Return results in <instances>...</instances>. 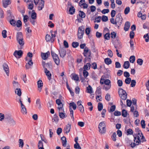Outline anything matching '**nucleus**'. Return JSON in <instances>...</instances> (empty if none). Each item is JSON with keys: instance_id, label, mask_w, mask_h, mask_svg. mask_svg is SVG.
<instances>
[{"instance_id": "obj_22", "label": "nucleus", "mask_w": 149, "mask_h": 149, "mask_svg": "<svg viewBox=\"0 0 149 149\" xmlns=\"http://www.w3.org/2000/svg\"><path fill=\"white\" fill-rule=\"evenodd\" d=\"M70 14L71 15L73 14L75 12V9L74 7L72 6L70 8L69 10Z\"/></svg>"}, {"instance_id": "obj_5", "label": "nucleus", "mask_w": 149, "mask_h": 149, "mask_svg": "<svg viewBox=\"0 0 149 149\" xmlns=\"http://www.w3.org/2000/svg\"><path fill=\"white\" fill-rule=\"evenodd\" d=\"M84 27L82 26L78 28L77 33L78 38L79 39L83 38L84 33Z\"/></svg>"}, {"instance_id": "obj_38", "label": "nucleus", "mask_w": 149, "mask_h": 149, "mask_svg": "<svg viewBox=\"0 0 149 149\" xmlns=\"http://www.w3.org/2000/svg\"><path fill=\"white\" fill-rule=\"evenodd\" d=\"M122 116L123 117H126L127 115V111L125 109H123L122 111Z\"/></svg>"}, {"instance_id": "obj_13", "label": "nucleus", "mask_w": 149, "mask_h": 149, "mask_svg": "<svg viewBox=\"0 0 149 149\" xmlns=\"http://www.w3.org/2000/svg\"><path fill=\"white\" fill-rule=\"evenodd\" d=\"M49 55L50 52L49 51H48L46 53H41L42 58L43 60H46L48 57V56Z\"/></svg>"}, {"instance_id": "obj_32", "label": "nucleus", "mask_w": 149, "mask_h": 149, "mask_svg": "<svg viewBox=\"0 0 149 149\" xmlns=\"http://www.w3.org/2000/svg\"><path fill=\"white\" fill-rule=\"evenodd\" d=\"M59 111V116L60 118H64L67 117V116L66 115V114L63 113L62 112H60Z\"/></svg>"}, {"instance_id": "obj_1", "label": "nucleus", "mask_w": 149, "mask_h": 149, "mask_svg": "<svg viewBox=\"0 0 149 149\" xmlns=\"http://www.w3.org/2000/svg\"><path fill=\"white\" fill-rule=\"evenodd\" d=\"M135 131L137 133L133 135L134 143L131 142L130 144L131 147L132 148H134L136 146L141 144V142H143L146 141L145 137L139 128H136L135 129Z\"/></svg>"}, {"instance_id": "obj_7", "label": "nucleus", "mask_w": 149, "mask_h": 149, "mask_svg": "<svg viewBox=\"0 0 149 149\" xmlns=\"http://www.w3.org/2000/svg\"><path fill=\"white\" fill-rule=\"evenodd\" d=\"M98 128L99 132L102 134H104L106 132L105 125L104 122L100 123L99 125Z\"/></svg>"}, {"instance_id": "obj_39", "label": "nucleus", "mask_w": 149, "mask_h": 149, "mask_svg": "<svg viewBox=\"0 0 149 149\" xmlns=\"http://www.w3.org/2000/svg\"><path fill=\"white\" fill-rule=\"evenodd\" d=\"M21 107L22 108V109L21 110V112L23 114H26L27 112L25 106Z\"/></svg>"}, {"instance_id": "obj_37", "label": "nucleus", "mask_w": 149, "mask_h": 149, "mask_svg": "<svg viewBox=\"0 0 149 149\" xmlns=\"http://www.w3.org/2000/svg\"><path fill=\"white\" fill-rule=\"evenodd\" d=\"M31 17L33 19H35L36 18V13L34 12V10H32Z\"/></svg>"}, {"instance_id": "obj_36", "label": "nucleus", "mask_w": 149, "mask_h": 149, "mask_svg": "<svg viewBox=\"0 0 149 149\" xmlns=\"http://www.w3.org/2000/svg\"><path fill=\"white\" fill-rule=\"evenodd\" d=\"M59 106L58 107V109L59 111H64V109L63 108V105L62 103L60 105H58Z\"/></svg>"}, {"instance_id": "obj_47", "label": "nucleus", "mask_w": 149, "mask_h": 149, "mask_svg": "<svg viewBox=\"0 0 149 149\" xmlns=\"http://www.w3.org/2000/svg\"><path fill=\"white\" fill-rule=\"evenodd\" d=\"M143 38H145V40L146 42H148L149 40V36L148 33L145 35L143 36Z\"/></svg>"}, {"instance_id": "obj_20", "label": "nucleus", "mask_w": 149, "mask_h": 149, "mask_svg": "<svg viewBox=\"0 0 149 149\" xmlns=\"http://www.w3.org/2000/svg\"><path fill=\"white\" fill-rule=\"evenodd\" d=\"M45 72L48 77L49 80H50L51 79V74L49 71L47 69H45Z\"/></svg>"}, {"instance_id": "obj_53", "label": "nucleus", "mask_w": 149, "mask_h": 149, "mask_svg": "<svg viewBox=\"0 0 149 149\" xmlns=\"http://www.w3.org/2000/svg\"><path fill=\"white\" fill-rule=\"evenodd\" d=\"M72 79L74 80L78 81L79 79V78L78 75L74 74L73 76Z\"/></svg>"}, {"instance_id": "obj_28", "label": "nucleus", "mask_w": 149, "mask_h": 149, "mask_svg": "<svg viewBox=\"0 0 149 149\" xmlns=\"http://www.w3.org/2000/svg\"><path fill=\"white\" fill-rule=\"evenodd\" d=\"M104 61L105 63L108 65L111 64L112 63L111 60L109 58H106L105 59Z\"/></svg>"}, {"instance_id": "obj_49", "label": "nucleus", "mask_w": 149, "mask_h": 149, "mask_svg": "<svg viewBox=\"0 0 149 149\" xmlns=\"http://www.w3.org/2000/svg\"><path fill=\"white\" fill-rule=\"evenodd\" d=\"M9 122L11 125H14L15 124V122L12 118H10L9 120Z\"/></svg>"}, {"instance_id": "obj_56", "label": "nucleus", "mask_w": 149, "mask_h": 149, "mask_svg": "<svg viewBox=\"0 0 149 149\" xmlns=\"http://www.w3.org/2000/svg\"><path fill=\"white\" fill-rule=\"evenodd\" d=\"M130 11V8L129 7L126 8L124 10V13L125 15L127 14Z\"/></svg>"}, {"instance_id": "obj_11", "label": "nucleus", "mask_w": 149, "mask_h": 149, "mask_svg": "<svg viewBox=\"0 0 149 149\" xmlns=\"http://www.w3.org/2000/svg\"><path fill=\"white\" fill-rule=\"evenodd\" d=\"M71 127V124L68 123L67 125L65 126V127L64 128V132L67 134L69 133L70 131Z\"/></svg>"}, {"instance_id": "obj_58", "label": "nucleus", "mask_w": 149, "mask_h": 149, "mask_svg": "<svg viewBox=\"0 0 149 149\" xmlns=\"http://www.w3.org/2000/svg\"><path fill=\"white\" fill-rule=\"evenodd\" d=\"M74 148L75 149H81V148L78 143H76L74 145Z\"/></svg>"}, {"instance_id": "obj_12", "label": "nucleus", "mask_w": 149, "mask_h": 149, "mask_svg": "<svg viewBox=\"0 0 149 149\" xmlns=\"http://www.w3.org/2000/svg\"><path fill=\"white\" fill-rule=\"evenodd\" d=\"M45 2L43 0H40L39 2V6L38 7V9L39 10H42L44 6Z\"/></svg>"}, {"instance_id": "obj_30", "label": "nucleus", "mask_w": 149, "mask_h": 149, "mask_svg": "<svg viewBox=\"0 0 149 149\" xmlns=\"http://www.w3.org/2000/svg\"><path fill=\"white\" fill-rule=\"evenodd\" d=\"M91 64L89 63H88L84 66V70H88L90 68Z\"/></svg>"}, {"instance_id": "obj_19", "label": "nucleus", "mask_w": 149, "mask_h": 149, "mask_svg": "<svg viewBox=\"0 0 149 149\" xmlns=\"http://www.w3.org/2000/svg\"><path fill=\"white\" fill-rule=\"evenodd\" d=\"M11 3L10 0H3V4L4 7L6 8Z\"/></svg>"}, {"instance_id": "obj_41", "label": "nucleus", "mask_w": 149, "mask_h": 149, "mask_svg": "<svg viewBox=\"0 0 149 149\" xmlns=\"http://www.w3.org/2000/svg\"><path fill=\"white\" fill-rule=\"evenodd\" d=\"M79 45V43L76 42H73L72 43V47L74 48L77 47Z\"/></svg>"}, {"instance_id": "obj_33", "label": "nucleus", "mask_w": 149, "mask_h": 149, "mask_svg": "<svg viewBox=\"0 0 149 149\" xmlns=\"http://www.w3.org/2000/svg\"><path fill=\"white\" fill-rule=\"evenodd\" d=\"M79 16L82 18H84L86 16L84 12L81 10H80L79 12Z\"/></svg>"}, {"instance_id": "obj_55", "label": "nucleus", "mask_w": 149, "mask_h": 149, "mask_svg": "<svg viewBox=\"0 0 149 149\" xmlns=\"http://www.w3.org/2000/svg\"><path fill=\"white\" fill-rule=\"evenodd\" d=\"M102 20L103 22H106L108 20V17L105 15H103L102 18Z\"/></svg>"}, {"instance_id": "obj_25", "label": "nucleus", "mask_w": 149, "mask_h": 149, "mask_svg": "<svg viewBox=\"0 0 149 149\" xmlns=\"http://www.w3.org/2000/svg\"><path fill=\"white\" fill-rule=\"evenodd\" d=\"M130 65V64L128 61H125L123 64V67L124 68L128 69Z\"/></svg>"}, {"instance_id": "obj_54", "label": "nucleus", "mask_w": 149, "mask_h": 149, "mask_svg": "<svg viewBox=\"0 0 149 149\" xmlns=\"http://www.w3.org/2000/svg\"><path fill=\"white\" fill-rule=\"evenodd\" d=\"M143 60L142 59L139 58L137 60V63L140 65H141L143 63Z\"/></svg>"}, {"instance_id": "obj_3", "label": "nucleus", "mask_w": 149, "mask_h": 149, "mask_svg": "<svg viewBox=\"0 0 149 149\" xmlns=\"http://www.w3.org/2000/svg\"><path fill=\"white\" fill-rule=\"evenodd\" d=\"M17 40L19 44L22 46L24 44L22 33L21 32H18L16 35Z\"/></svg>"}, {"instance_id": "obj_45", "label": "nucleus", "mask_w": 149, "mask_h": 149, "mask_svg": "<svg viewBox=\"0 0 149 149\" xmlns=\"http://www.w3.org/2000/svg\"><path fill=\"white\" fill-rule=\"evenodd\" d=\"M116 109V106L115 105H113L112 106L110 107L109 111V112L111 113L114 111Z\"/></svg>"}, {"instance_id": "obj_14", "label": "nucleus", "mask_w": 149, "mask_h": 149, "mask_svg": "<svg viewBox=\"0 0 149 149\" xmlns=\"http://www.w3.org/2000/svg\"><path fill=\"white\" fill-rule=\"evenodd\" d=\"M37 84L38 90L40 92L41 91L43 85V83L42 81L41 80H38L37 82Z\"/></svg>"}, {"instance_id": "obj_59", "label": "nucleus", "mask_w": 149, "mask_h": 149, "mask_svg": "<svg viewBox=\"0 0 149 149\" xmlns=\"http://www.w3.org/2000/svg\"><path fill=\"white\" fill-rule=\"evenodd\" d=\"M6 33L7 31L6 30H3L2 31V35L4 38H5L7 37Z\"/></svg>"}, {"instance_id": "obj_24", "label": "nucleus", "mask_w": 149, "mask_h": 149, "mask_svg": "<svg viewBox=\"0 0 149 149\" xmlns=\"http://www.w3.org/2000/svg\"><path fill=\"white\" fill-rule=\"evenodd\" d=\"M29 2H30V3L28 5V8L30 10H32L34 6L33 1L32 0H30Z\"/></svg>"}, {"instance_id": "obj_8", "label": "nucleus", "mask_w": 149, "mask_h": 149, "mask_svg": "<svg viewBox=\"0 0 149 149\" xmlns=\"http://www.w3.org/2000/svg\"><path fill=\"white\" fill-rule=\"evenodd\" d=\"M23 54V52L21 50H16L13 54V55L16 58H19L22 57Z\"/></svg>"}, {"instance_id": "obj_46", "label": "nucleus", "mask_w": 149, "mask_h": 149, "mask_svg": "<svg viewBox=\"0 0 149 149\" xmlns=\"http://www.w3.org/2000/svg\"><path fill=\"white\" fill-rule=\"evenodd\" d=\"M16 25L18 27H20L22 26V23L20 20H18L17 21V22L16 23Z\"/></svg>"}, {"instance_id": "obj_50", "label": "nucleus", "mask_w": 149, "mask_h": 149, "mask_svg": "<svg viewBox=\"0 0 149 149\" xmlns=\"http://www.w3.org/2000/svg\"><path fill=\"white\" fill-rule=\"evenodd\" d=\"M19 147L22 148L24 145V143L23 140L21 139H19Z\"/></svg>"}, {"instance_id": "obj_35", "label": "nucleus", "mask_w": 149, "mask_h": 149, "mask_svg": "<svg viewBox=\"0 0 149 149\" xmlns=\"http://www.w3.org/2000/svg\"><path fill=\"white\" fill-rule=\"evenodd\" d=\"M101 88L100 87H97V90L95 92L96 95H98L101 94Z\"/></svg>"}, {"instance_id": "obj_29", "label": "nucleus", "mask_w": 149, "mask_h": 149, "mask_svg": "<svg viewBox=\"0 0 149 149\" xmlns=\"http://www.w3.org/2000/svg\"><path fill=\"white\" fill-rule=\"evenodd\" d=\"M45 40L47 42L51 41L52 42V38L49 35L47 34L45 36Z\"/></svg>"}, {"instance_id": "obj_21", "label": "nucleus", "mask_w": 149, "mask_h": 149, "mask_svg": "<svg viewBox=\"0 0 149 149\" xmlns=\"http://www.w3.org/2000/svg\"><path fill=\"white\" fill-rule=\"evenodd\" d=\"M62 140V145L63 147H65L66 146L67 140L66 137L63 136L61 138Z\"/></svg>"}, {"instance_id": "obj_61", "label": "nucleus", "mask_w": 149, "mask_h": 149, "mask_svg": "<svg viewBox=\"0 0 149 149\" xmlns=\"http://www.w3.org/2000/svg\"><path fill=\"white\" fill-rule=\"evenodd\" d=\"M104 38L106 40H109L110 38V34L109 33H106L104 36Z\"/></svg>"}, {"instance_id": "obj_60", "label": "nucleus", "mask_w": 149, "mask_h": 149, "mask_svg": "<svg viewBox=\"0 0 149 149\" xmlns=\"http://www.w3.org/2000/svg\"><path fill=\"white\" fill-rule=\"evenodd\" d=\"M104 83L106 85H111V81L109 79H106L104 81Z\"/></svg>"}, {"instance_id": "obj_16", "label": "nucleus", "mask_w": 149, "mask_h": 149, "mask_svg": "<svg viewBox=\"0 0 149 149\" xmlns=\"http://www.w3.org/2000/svg\"><path fill=\"white\" fill-rule=\"evenodd\" d=\"M7 20H10L11 19H13L14 18V17L12 15V13L10 10H7Z\"/></svg>"}, {"instance_id": "obj_64", "label": "nucleus", "mask_w": 149, "mask_h": 149, "mask_svg": "<svg viewBox=\"0 0 149 149\" xmlns=\"http://www.w3.org/2000/svg\"><path fill=\"white\" fill-rule=\"evenodd\" d=\"M108 55L110 57H112L113 56V53L111 50L109 49L108 50Z\"/></svg>"}, {"instance_id": "obj_62", "label": "nucleus", "mask_w": 149, "mask_h": 149, "mask_svg": "<svg viewBox=\"0 0 149 149\" xmlns=\"http://www.w3.org/2000/svg\"><path fill=\"white\" fill-rule=\"evenodd\" d=\"M83 75L84 77L86 78L88 75V73L86 70H84L83 72Z\"/></svg>"}, {"instance_id": "obj_27", "label": "nucleus", "mask_w": 149, "mask_h": 149, "mask_svg": "<svg viewBox=\"0 0 149 149\" xmlns=\"http://www.w3.org/2000/svg\"><path fill=\"white\" fill-rule=\"evenodd\" d=\"M15 93L18 96H20L21 95L22 93L21 89L19 88H16L15 90Z\"/></svg>"}, {"instance_id": "obj_34", "label": "nucleus", "mask_w": 149, "mask_h": 149, "mask_svg": "<svg viewBox=\"0 0 149 149\" xmlns=\"http://www.w3.org/2000/svg\"><path fill=\"white\" fill-rule=\"evenodd\" d=\"M13 85L14 88L16 89V88H18L19 86V85L17 82L15 81H13Z\"/></svg>"}, {"instance_id": "obj_52", "label": "nucleus", "mask_w": 149, "mask_h": 149, "mask_svg": "<svg viewBox=\"0 0 149 149\" xmlns=\"http://www.w3.org/2000/svg\"><path fill=\"white\" fill-rule=\"evenodd\" d=\"M131 79L130 77L127 78L125 79V82L127 84H129L131 81Z\"/></svg>"}, {"instance_id": "obj_51", "label": "nucleus", "mask_w": 149, "mask_h": 149, "mask_svg": "<svg viewBox=\"0 0 149 149\" xmlns=\"http://www.w3.org/2000/svg\"><path fill=\"white\" fill-rule=\"evenodd\" d=\"M77 108L81 113H83L84 112V108L83 105L78 106Z\"/></svg>"}, {"instance_id": "obj_44", "label": "nucleus", "mask_w": 149, "mask_h": 149, "mask_svg": "<svg viewBox=\"0 0 149 149\" xmlns=\"http://www.w3.org/2000/svg\"><path fill=\"white\" fill-rule=\"evenodd\" d=\"M10 22L11 25L15 26H16V22L13 19H10Z\"/></svg>"}, {"instance_id": "obj_31", "label": "nucleus", "mask_w": 149, "mask_h": 149, "mask_svg": "<svg viewBox=\"0 0 149 149\" xmlns=\"http://www.w3.org/2000/svg\"><path fill=\"white\" fill-rule=\"evenodd\" d=\"M87 92L90 94H92L93 93L92 89L91 86L89 85L88 87H87Z\"/></svg>"}, {"instance_id": "obj_63", "label": "nucleus", "mask_w": 149, "mask_h": 149, "mask_svg": "<svg viewBox=\"0 0 149 149\" xmlns=\"http://www.w3.org/2000/svg\"><path fill=\"white\" fill-rule=\"evenodd\" d=\"M101 18V17L100 16H98L97 17H95L94 22L95 23L96 22H100Z\"/></svg>"}, {"instance_id": "obj_26", "label": "nucleus", "mask_w": 149, "mask_h": 149, "mask_svg": "<svg viewBox=\"0 0 149 149\" xmlns=\"http://www.w3.org/2000/svg\"><path fill=\"white\" fill-rule=\"evenodd\" d=\"M36 106L39 109L41 108V106L40 102V99H38L36 101Z\"/></svg>"}, {"instance_id": "obj_15", "label": "nucleus", "mask_w": 149, "mask_h": 149, "mask_svg": "<svg viewBox=\"0 0 149 149\" xmlns=\"http://www.w3.org/2000/svg\"><path fill=\"white\" fill-rule=\"evenodd\" d=\"M33 62H32V58H30L29 60L28 61L27 63L25 65V68L26 69H28L30 68V66H32L33 64Z\"/></svg>"}, {"instance_id": "obj_40", "label": "nucleus", "mask_w": 149, "mask_h": 149, "mask_svg": "<svg viewBox=\"0 0 149 149\" xmlns=\"http://www.w3.org/2000/svg\"><path fill=\"white\" fill-rule=\"evenodd\" d=\"M135 60V57L134 56H131L130 58V61L131 63H133L134 62Z\"/></svg>"}, {"instance_id": "obj_9", "label": "nucleus", "mask_w": 149, "mask_h": 149, "mask_svg": "<svg viewBox=\"0 0 149 149\" xmlns=\"http://www.w3.org/2000/svg\"><path fill=\"white\" fill-rule=\"evenodd\" d=\"M121 16L119 15H117L116 16L115 19V21L116 23V25H120L122 23V20L121 18Z\"/></svg>"}, {"instance_id": "obj_48", "label": "nucleus", "mask_w": 149, "mask_h": 149, "mask_svg": "<svg viewBox=\"0 0 149 149\" xmlns=\"http://www.w3.org/2000/svg\"><path fill=\"white\" fill-rule=\"evenodd\" d=\"M116 133L115 132H114L113 133L112 135L111 136V138L112 140L114 141H115L116 140Z\"/></svg>"}, {"instance_id": "obj_2", "label": "nucleus", "mask_w": 149, "mask_h": 149, "mask_svg": "<svg viewBox=\"0 0 149 149\" xmlns=\"http://www.w3.org/2000/svg\"><path fill=\"white\" fill-rule=\"evenodd\" d=\"M83 54L84 56L86 57V58H84L85 61H91V58L90 57L91 55V52L88 47H85L84 50Z\"/></svg>"}, {"instance_id": "obj_17", "label": "nucleus", "mask_w": 149, "mask_h": 149, "mask_svg": "<svg viewBox=\"0 0 149 149\" xmlns=\"http://www.w3.org/2000/svg\"><path fill=\"white\" fill-rule=\"evenodd\" d=\"M60 56L61 57H63L66 55V51L65 49L62 48L59 51Z\"/></svg>"}, {"instance_id": "obj_42", "label": "nucleus", "mask_w": 149, "mask_h": 149, "mask_svg": "<svg viewBox=\"0 0 149 149\" xmlns=\"http://www.w3.org/2000/svg\"><path fill=\"white\" fill-rule=\"evenodd\" d=\"M98 110L99 111H101L102 110L103 108V105L102 103H99L98 104Z\"/></svg>"}, {"instance_id": "obj_10", "label": "nucleus", "mask_w": 149, "mask_h": 149, "mask_svg": "<svg viewBox=\"0 0 149 149\" xmlns=\"http://www.w3.org/2000/svg\"><path fill=\"white\" fill-rule=\"evenodd\" d=\"M3 67L4 70L7 74V75L8 76L9 74V68L7 64L5 63H4L3 64Z\"/></svg>"}, {"instance_id": "obj_57", "label": "nucleus", "mask_w": 149, "mask_h": 149, "mask_svg": "<svg viewBox=\"0 0 149 149\" xmlns=\"http://www.w3.org/2000/svg\"><path fill=\"white\" fill-rule=\"evenodd\" d=\"M131 84H130L131 86V87H134L136 84V81L134 80H132L131 81Z\"/></svg>"}, {"instance_id": "obj_23", "label": "nucleus", "mask_w": 149, "mask_h": 149, "mask_svg": "<svg viewBox=\"0 0 149 149\" xmlns=\"http://www.w3.org/2000/svg\"><path fill=\"white\" fill-rule=\"evenodd\" d=\"M59 120L58 117L57 115L56 114L54 116L53 118L52 119L53 122H55L57 123L58 122Z\"/></svg>"}, {"instance_id": "obj_18", "label": "nucleus", "mask_w": 149, "mask_h": 149, "mask_svg": "<svg viewBox=\"0 0 149 149\" xmlns=\"http://www.w3.org/2000/svg\"><path fill=\"white\" fill-rule=\"evenodd\" d=\"M130 23L129 22H126L125 24L124 29L125 31H128L130 27Z\"/></svg>"}, {"instance_id": "obj_43", "label": "nucleus", "mask_w": 149, "mask_h": 149, "mask_svg": "<svg viewBox=\"0 0 149 149\" xmlns=\"http://www.w3.org/2000/svg\"><path fill=\"white\" fill-rule=\"evenodd\" d=\"M70 106L72 107L74 110H75L77 108L76 104L74 102H72L70 103Z\"/></svg>"}, {"instance_id": "obj_4", "label": "nucleus", "mask_w": 149, "mask_h": 149, "mask_svg": "<svg viewBox=\"0 0 149 149\" xmlns=\"http://www.w3.org/2000/svg\"><path fill=\"white\" fill-rule=\"evenodd\" d=\"M118 92L119 96L122 99L125 100L127 99V94L125 91L121 88H119Z\"/></svg>"}, {"instance_id": "obj_6", "label": "nucleus", "mask_w": 149, "mask_h": 149, "mask_svg": "<svg viewBox=\"0 0 149 149\" xmlns=\"http://www.w3.org/2000/svg\"><path fill=\"white\" fill-rule=\"evenodd\" d=\"M51 54L55 63L57 65H59L60 64V60L58 55L52 51H51Z\"/></svg>"}]
</instances>
